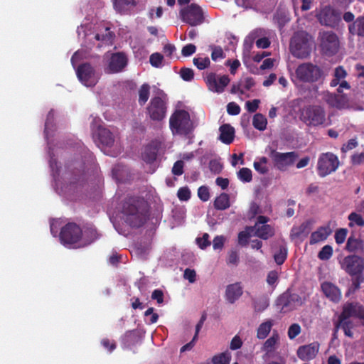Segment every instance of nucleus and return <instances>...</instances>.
Listing matches in <instances>:
<instances>
[{
  "mask_svg": "<svg viewBox=\"0 0 364 364\" xmlns=\"http://www.w3.org/2000/svg\"><path fill=\"white\" fill-rule=\"evenodd\" d=\"M134 6H135L134 0H114V8L120 14H125Z\"/></svg>",
  "mask_w": 364,
  "mask_h": 364,
  "instance_id": "obj_37",
  "label": "nucleus"
},
{
  "mask_svg": "<svg viewBox=\"0 0 364 364\" xmlns=\"http://www.w3.org/2000/svg\"><path fill=\"white\" fill-rule=\"evenodd\" d=\"M332 230L328 226L319 227L316 231L313 232L310 237V245H314L324 241L331 234Z\"/></svg>",
  "mask_w": 364,
  "mask_h": 364,
  "instance_id": "obj_28",
  "label": "nucleus"
},
{
  "mask_svg": "<svg viewBox=\"0 0 364 364\" xmlns=\"http://www.w3.org/2000/svg\"><path fill=\"white\" fill-rule=\"evenodd\" d=\"M358 141L356 139H351L348 140V141L346 144H344L341 147V151L343 153H346L350 150H352L357 147L358 146Z\"/></svg>",
  "mask_w": 364,
  "mask_h": 364,
  "instance_id": "obj_63",
  "label": "nucleus"
},
{
  "mask_svg": "<svg viewBox=\"0 0 364 364\" xmlns=\"http://www.w3.org/2000/svg\"><path fill=\"white\" fill-rule=\"evenodd\" d=\"M54 117H55L54 110L51 109L48 113L46 120L45 122L44 132H45L46 136H48L49 130L51 129V128L53 127Z\"/></svg>",
  "mask_w": 364,
  "mask_h": 364,
  "instance_id": "obj_49",
  "label": "nucleus"
},
{
  "mask_svg": "<svg viewBox=\"0 0 364 364\" xmlns=\"http://www.w3.org/2000/svg\"><path fill=\"white\" fill-rule=\"evenodd\" d=\"M193 64L199 70H204L210 66V59L206 58H193Z\"/></svg>",
  "mask_w": 364,
  "mask_h": 364,
  "instance_id": "obj_48",
  "label": "nucleus"
},
{
  "mask_svg": "<svg viewBox=\"0 0 364 364\" xmlns=\"http://www.w3.org/2000/svg\"><path fill=\"white\" fill-rule=\"evenodd\" d=\"M84 165L77 161H69L65 165L63 179L70 186L80 183L83 179Z\"/></svg>",
  "mask_w": 364,
  "mask_h": 364,
  "instance_id": "obj_13",
  "label": "nucleus"
},
{
  "mask_svg": "<svg viewBox=\"0 0 364 364\" xmlns=\"http://www.w3.org/2000/svg\"><path fill=\"white\" fill-rule=\"evenodd\" d=\"M150 95V86L149 85L144 83L139 90V104L141 106L144 105L149 100Z\"/></svg>",
  "mask_w": 364,
  "mask_h": 364,
  "instance_id": "obj_40",
  "label": "nucleus"
},
{
  "mask_svg": "<svg viewBox=\"0 0 364 364\" xmlns=\"http://www.w3.org/2000/svg\"><path fill=\"white\" fill-rule=\"evenodd\" d=\"M242 287L240 282L229 284L225 290L226 300L230 304H234L242 295Z\"/></svg>",
  "mask_w": 364,
  "mask_h": 364,
  "instance_id": "obj_25",
  "label": "nucleus"
},
{
  "mask_svg": "<svg viewBox=\"0 0 364 364\" xmlns=\"http://www.w3.org/2000/svg\"><path fill=\"white\" fill-rule=\"evenodd\" d=\"M321 289L323 294L330 301L338 302L341 299V292L339 288L330 282H324L321 284Z\"/></svg>",
  "mask_w": 364,
  "mask_h": 364,
  "instance_id": "obj_23",
  "label": "nucleus"
},
{
  "mask_svg": "<svg viewBox=\"0 0 364 364\" xmlns=\"http://www.w3.org/2000/svg\"><path fill=\"white\" fill-rule=\"evenodd\" d=\"M301 328L299 324L293 323L289 327L287 332L288 337L289 339L293 340L301 333Z\"/></svg>",
  "mask_w": 364,
  "mask_h": 364,
  "instance_id": "obj_50",
  "label": "nucleus"
},
{
  "mask_svg": "<svg viewBox=\"0 0 364 364\" xmlns=\"http://www.w3.org/2000/svg\"><path fill=\"white\" fill-rule=\"evenodd\" d=\"M82 237L80 247H84L93 242L97 238V232L92 225H85L82 228Z\"/></svg>",
  "mask_w": 364,
  "mask_h": 364,
  "instance_id": "obj_26",
  "label": "nucleus"
},
{
  "mask_svg": "<svg viewBox=\"0 0 364 364\" xmlns=\"http://www.w3.org/2000/svg\"><path fill=\"white\" fill-rule=\"evenodd\" d=\"M101 119L98 117H94L91 123V129L92 132V137L96 141L98 140L99 143L105 147H111L114 145L115 136L114 134L107 128L98 124Z\"/></svg>",
  "mask_w": 364,
  "mask_h": 364,
  "instance_id": "obj_7",
  "label": "nucleus"
},
{
  "mask_svg": "<svg viewBox=\"0 0 364 364\" xmlns=\"http://www.w3.org/2000/svg\"><path fill=\"white\" fill-rule=\"evenodd\" d=\"M345 249L348 252L353 253V255H364V242L360 238L355 237L352 235L348 238Z\"/></svg>",
  "mask_w": 364,
  "mask_h": 364,
  "instance_id": "obj_24",
  "label": "nucleus"
},
{
  "mask_svg": "<svg viewBox=\"0 0 364 364\" xmlns=\"http://www.w3.org/2000/svg\"><path fill=\"white\" fill-rule=\"evenodd\" d=\"M225 58V54L221 47H213L211 53V58L213 61H218Z\"/></svg>",
  "mask_w": 364,
  "mask_h": 364,
  "instance_id": "obj_55",
  "label": "nucleus"
},
{
  "mask_svg": "<svg viewBox=\"0 0 364 364\" xmlns=\"http://www.w3.org/2000/svg\"><path fill=\"white\" fill-rule=\"evenodd\" d=\"M122 213L131 227H141L146 220V203L140 198H129L123 203Z\"/></svg>",
  "mask_w": 364,
  "mask_h": 364,
  "instance_id": "obj_1",
  "label": "nucleus"
},
{
  "mask_svg": "<svg viewBox=\"0 0 364 364\" xmlns=\"http://www.w3.org/2000/svg\"><path fill=\"white\" fill-rule=\"evenodd\" d=\"M316 18L321 25L335 28L341 21V13L330 6H326L319 11Z\"/></svg>",
  "mask_w": 364,
  "mask_h": 364,
  "instance_id": "obj_15",
  "label": "nucleus"
},
{
  "mask_svg": "<svg viewBox=\"0 0 364 364\" xmlns=\"http://www.w3.org/2000/svg\"><path fill=\"white\" fill-rule=\"evenodd\" d=\"M231 354L229 351H225L214 355L212 358L213 364H230Z\"/></svg>",
  "mask_w": 364,
  "mask_h": 364,
  "instance_id": "obj_41",
  "label": "nucleus"
},
{
  "mask_svg": "<svg viewBox=\"0 0 364 364\" xmlns=\"http://www.w3.org/2000/svg\"><path fill=\"white\" fill-rule=\"evenodd\" d=\"M219 139L225 144H230L235 137V129L229 124H224L219 128Z\"/></svg>",
  "mask_w": 364,
  "mask_h": 364,
  "instance_id": "obj_29",
  "label": "nucleus"
},
{
  "mask_svg": "<svg viewBox=\"0 0 364 364\" xmlns=\"http://www.w3.org/2000/svg\"><path fill=\"white\" fill-rule=\"evenodd\" d=\"M237 177L241 181L249 183L252 179V171L248 168H242L237 172Z\"/></svg>",
  "mask_w": 364,
  "mask_h": 364,
  "instance_id": "obj_45",
  "label": "nucleus"
},
{
  "mask_svg": "<svg viewBox=\"0 0 364 364\" xmlns=\"http://www.w3.org/2000/svg\"><path fill=\"white\" fill-rule=\"evenodd\" d=\"M320 46H338L339 39L333 31H321L318 34Z\"/></svg>",
  "mask_w": 364,
  "mask_h": 364,
  "instance_id": "obj_30",
  "label": "nucleus"
},
{
  "mask_svg": "<svg viewBox=\"0 0 364 364\" xmlns=\"http://www.w3.org/2000/svg\"><path fill=\"white\" fill-rule=\"evenodd\" d=\"M312 41L313 38L310 34L304 31H298L292 36L289 46H310Z\"/></svg>",
  "mask_w": 364,
  "mask_h": 364,
  "instance_id": "obj_27",
  "label": "nucleus"
},
{
  "mask_svg": "<svg viewBox=\"0 0 364 364\" xmlns=\"http://www.w3.org/2000/svg\"><path fill=\"white\" fill-rule=\"evenodd\" d=\"M250 230L246 228L245 231H242L238 234V242L242 246H245L248 243V239L250 237Z\"/></svg>",
  "mask_w": 364,
  "mask_h": 364,
  "instance_id": "obj_57",
  "label": "nucleus"
},
{
  "mask_svg": "<svg viewBox=\"0 0 364 364\" xmlns=\"http://www.w3.org/2000/svg\"><path fill=\"white\" fill-rule=\"evenodd\" d=\"M279 336L277 331H274L272 336L264 343L262 350L267 353H272L274 350L276 345L279 343Z\"/></svg>",
  "mask_w": 364,
  "mask_h": 364,
  "instance_id": "obj_35",
  "label": "nucleus"
},
{
  "mask_svg": "<svg viewBox=\"0 0 364 364\" xmlns=\"http://www.w3.org/2000/svg\"><path fill=\"white\" fill-rule=\"evenodd\" d=\"M338 166L339 160L336 155L331 152L323 153L318 160V174L323 178L336 171Z\"/></svg>",
  "mask_w": 364,
  "mask_h": 364,
  "instance_id": "obj_11",
  "label": "nucleus"
},
{
  "mask_svg": "<svg viewBox=\"0 0 364 364\" xmlns=\"http://www.w3.org/2000/svg\"><path fill=\"white\" fill-rule=\"evenodd\" d=\"M240 110V107L234 102H229L227 105V112L230 115H237Z\"/></svg>",
  "mask_w": 364,
  "mask_h": 364,
  "instance_id": "obj_59",
  "label": "nucleus"
},
{
  "mask_svg": "<svg viewBox=\"0 0 364 364\" xmlns=\"http://www.w3.org/2000/svg\"><path fill=\"white\" fill-rule=\"evenodd\" d=\"M273 326L274 321L271 319H268L260 323L257 329V338L259 340H264L266 338L270 333Z\"/></svg>",
  "mask_w": 364,
  "mask_h": 364,
  "instance_id": "obj_32",
  "label": "nucleus"
},
{
  "mask_svg": "<svg viewBox=\"0 0 364 364\" xmlns=\"http://www.w3.org/2000/svg\"><path fill=\"white\" fill-rule=\"evenodd\" d=\"M353 277L352 279V286L354 289V290H357L360 289V284L364 282V277L363 274H355L354 276H351Z\"/></svg>",
  "mask_w": 364,
  "mask_h": 364,
  "instance_id": "obj_64",
  "label": "nucleus"
},
{
  "mask_svg": "<svg viewBox=\"0 0 364 364\" xmlns=\"http://www.w3.org/2000/svg\"><path fill=\"white\" fill-rule=\"evenodd\" d=\"M82 237V230L75 223H68L62 228L60 239L63 244L80 247V243Z\"/></svg>",
  "mask_w": 364,
  "mask_h": 364,
  "instance_id": "obj_6",
  "label": "nucleus"
},
{
  "mask_svg": "<svg viewBox=\"0 0 364 364\" xmlns=\"http://www.w3.org/2000/svg\"><path fill=\"white\" fill-rule=\"evenodd\" d=\"M270 46L269 31L264 28H255L245 38L243 46Z\"/></svg>",
  "mask_w": 364,
  "mask_h": 364,
  "instance_id": "obj_21",
  "label": "nucleus"
},
{
  "mask_svg": "<svg viewBox=\"0 0 364 364\" xmlns=\"http://www.w3.org/2000/svg\"><path fill=\"white\" fill-rule=\"evenodd\" d=\"M191 196V191L188 187H181L178 190L177 196L181 201H187Z\"/></svg>",
  "mask_w": 364,
  "mask_h": 364,
  "instance_id": "obj_53",
  "label": "nucleus"
},
{
  "mask_svg": "<svg viewBox=\"0 0 364 364\" xmlns=\"http://www.w3.org/2000/svg\"><path fill=\"white\" fill-rule=\"evenodd\" d=\"M180 76L184 81H191L194 77V72L191 68H182L180 70Z\"/></svg>",
  "mask_w": 364,
  "mask_h": 364,
  "instance_id": "obj_52",
  "label": "nucleus"
},
{
  "mask_svg": "<svg viewBox=\"0 0 364 364\" xmlns=\"http://www.w3.org/2000/svg\"><path fill=\"white\" fill-rule=\"evenodd\" d=\"M302 304V299L299 294L289 292L281 294L276 301V306L282 313L291 311Z\"/></svg>",
  "mask_w": 364,
  "mask_h": 364,
  "instance_id": "obj_12",
  "label": "nucleus"
},
{
  "mask_svg": "<svg viewBox=\"0 0 364 364\" xmlns=\"http://www.w3.org/2000/svg\"><path fill=\"white\" fill-rule=\"evenodd\" d=\"M167 103V95L163 91L154 96L146 107V112L150 119L153 121L163 120L166 115Z\"/></svg>",
  "mask_w": 364,
  "mask_h": 364,
  "instance_id": "obj_5",
  "label": "nucleus"
},
{
  "mask_svg": "<svg viewBox=\"0 0 364 364\" xmlns=\"http://www.w3.org/2000/svg\"><path fill=\"white\" fill-rule=\"evenodd\" d=\"M287 257V248L285 246H280L279 250L274 255L275 262L278 265L282 264Z\"/></svg>",
  "mask_w": 364,
  "mask_h": 364,
  "instance_id": "obj_43",
  "label": "nucleus"
},
{
  "mask_svg": "<svg viewBox=\"0 0 364 364\" xmlns=\"http://www.w3.org/2000/svg\"><path fill=\"white\" fill-rule=\"evenodd\" d=\"M348 230L346 228H340L335 232V240L338 245L343 244L347 237Z\"/></svg>",
  "mask_w": 364,
  "mask_h": 364,
  "instance_id": "obj_51",
  "label": "nucleus"
},
{
  "mask_svg": "<svg viewBox=\"0 0 364 364\" xmlns=\"http://www.w3.org/2000/svg\"><path fill=\"white\" fill-rule=\"evenodd\" d=\"M300 117L306 125L316 127L324 123L326 113L321 106L309 105L302 109Z\"/></svg>",
  "mask_w": 364,
  "mask_h": 364,
  "instance_id": "obj_9",
  "label": "nucleus"
},
{
  "mask_svg": "<svg viewBox=\"0 0 364 364\" xmlns=\"http://www.w3.org/2000/svg\"><path fill=\"white\" fill-rule=\"evenodd\" d=\"M349 31L353 35L364 36V16L358 18L349 26Z\"/></svg>",
  "mask_w": 364,
  "mask_h": 364,
  "instance_id": "obj_36",
  "label": "nucleus"
},
{
  "mask_svg": "<svg viewBox=\"0 0 364 364\" xmlns=\"http://www.w3.org/2000/svg\"><path fill=\"white\" fill-rule=\"evenodd\" d=\"M310 232V223L309 221L304 222L299 226H294L290 232L291 240L301 237H306Z\"/></svg>",
  "mask_w": 364,
  "mask_h": 364,
  "instance_id": "obj_31",
  "label": "nucleus"
},
{
  "mask_svg": "<svg viewBox=\"0 0 364 364\" xmlns=\"http://www.w3.org/2000/svg\"><path fill=\"white\" fill-rule=\"evenodd\" d=\"M184 162L181 160L176 161L172 168V173L175 176H181L183 173Z\"/></svg>",
  "mask_w": 364,
  "mask_h": 364,
  "instance_id": "obj_58",
  "label": "nucleus"
},
{
  "mask_svg": "<svg viewBox=\"0 0 364 364\" xmlns=\"http://www.w3.org/2000/svg\"><path fill=\"white\" fill-rule=\"evenodd\" d=\"M76 74L79 80L87 87L95 86L99 80L95 68L88 63L79 65Z\"/></svg>",
  "mask_w": 364,
  "mask_h": 364,
  "instance_id": "obj_17",
  "label": "nucleus"
},
{
  "mask_svg": "<svg viewBox=\"0 0 364 364\" xmlns=\"http://www.w3.org/2000/svg\"><path fill=\"white\" fill-rule=\"evenodd\" d=\"M267 118L263 114L257 113L254 115L252 119V125L255 129L259 131H264L267 128Z\"/></svg>",
  "mask_w": 364,
  "mask_h": 364,
  "instance_id": "obj_39",
  "label": "nucleus"
},
{
  "mask_svg": "<svg viewBox=\"0 0 364 364\" xmlns=\"http://www.w3.org/2000/svg\"><path fill=\"white\" fill-rule=\"evenodd\" d=\"M320 348L318 342L299 346L296 354L299 359L304 361L311 360L317 355Z\"/></svg>",
  "mask_w": 364,
  "mask_h": 364,
  "instance_id": "obj_22",
  "label": "nucleus"
},
{
  "mask_svg": "<svg viewBox=\"0 0 364 364\" xmlns=\"http://www.w3.org/2000/svg\"><path fill=\"white\" fill-rule=\"evenodd\" d=\"M348 219L349 220V227H353L354 225L364 227V218L361 215L355 212H353L349 214Z\"/></svg>",
  "mask_w": 364,
  "mask_h": 364,
  "instance_id": "obj_42",
  "label": "nucleus"
},
{
  "mask_svg": "<svg viewBox=\"0 0 364 364\" xmlns=\"http://www.w3.org/2000/svg\"><path fill=\"white\" fill-rule=\"evenodd\" d=\"M291 53L296 58H306L310 55L311 47H289Z\"/></svg>",
  "mask_w": 364,
  "mask_h": 364,
  "instance_id": "obj_38",
  "label": "nucleus"
},
{
  "mask_svg": "<svg viewBox=\"0 0 364 364\" xmlns=\"http://www.w3.org/2000/svg\"><path fill=\"white\" fill-rule=\"evenodd\" d=\"M295 74L302 82L313 83L321 78L323 71L318 66L307 63L299 65L295 70Z\"/></svg>",
  "mask_w": 364,
  "mask_h": 364,
  "instance_id": "obj_8",
  "label": "nucleus"
},
{
  "mask_svg": "<svg viewBox=\"0 0 364 364\" xmlns=\"http://www.w3.org/2000/svg\"><path fill=\"white\" fill-rule=\"evenodd\" d=\"M239 262V255L237 250H231L228 253L227 263L228 264L237 265Z\"/></svg>",
  "mask_w": 364,
  "mask_h": 364,
  "instance_id": "obj_61",
  "label": "nucleus"
},
{
  "mask_svg": "<svg viewBox=\"0 0 364 364\" xmlns=\"http://www.w3.org/2000/svg\"><path fill=\"white\" fill-rule=\"evenodd\" d=\"M92 23H87L82 24L77 27V32L79 38L85 40V43H87L95 38L97 41H100L105 45H112L115 39V33L112 30L111 27L107 23H101L97 26V31L95 34L92 33Z\"/></svg>",
  "mask_w": 364,
  "mask_h": 364,
  "instance_id": "obj_2",
  "label": "nucleus"
},
{
  "mask_svg": "<svg viewBox=\"0 0 364 364\" xmlns=\"http://www.w3.org/2000/svg\"><path fill=\"white\" fill-rule=\"evenodd\" d=\"M169 127L173 134L188 135L192 131L189 113L183 109L176 110L169 119Z\"/></svg>",
  "mask_w": 364,
  "mask_h": 364,
  "instance_id": "obj_4",
  "label": "nucleus"
},
{
  "mask_svg": "<svg viewBox=\"0 0 364 364\" xmlns=\"http://www.w3.org/2000/svg\"><path fill=\"white\" fill-rule=\"evenodd\" d=\"M205 80L209 90L217 93L224 92L225 87L230 81L228 75H218L214 73H208Z\"/></svg>",
  "mask_w": 364,
  "mask_h": 364,
  "instance_id": "obj_19",
  "label": "nucleus"
},
{
  "mask_svg": "<svg viewBox=\"0 0 364 364\" xmlns=\"http://www.w3.org/2000/svg\"><path fill=\"white\" fill-rule=\"evenodd\" d=\"M341 268L348 275L362 274L364 272V257L358 255H350L339 260Z\"/></svg>",
  "mask_w": 364,
  "mask_h": 364,
  "instance_id": "obj_10",
  "label": "nucleus"
},
{
  "mask_svg": "<svg viewBox=\"0 0 364 364\" xmlns=\"http://www.w3.org/2000/svg\"><path fill=\"white\" fill-rule=\"evenodd\" d=\"M214 208L218 210H225L230 208V196L228 193H222L215 198L213 203Z\"/></svg>",
  "mask_w": 364,
  "mask_h": 364,
  "instance_id": "obj_34",
  "label": "nucleus"
},
{
  "mask_svg": "<svg viewBox=\"0 0 364 364\" xmlns=\"http://www.w3.org/2000/svg\"><path fill=\"white\" fill-rule=\"evenodd\" d=\"M182 20L192 26L200 25L204 21L203 11L196 4H191L181 10Z\"/></svg>",
  "mask_w": 364,
  "mask_h": 364,
  "instance_id": "obj_14",
  "label": "nucleus"
},
{
  "mask_svg": "<svg viewBox=\"0 0 364 364\" xmlns=\"http://www.w3.org/2000/svg\"><path fill=\"white\" fill-rule=\"evenodd\" d=\"M267 161L268 160L266 157H261L258 161L254 162L253 166L255 169L259 173H267L268 171V168L266 166Z\"/></svg>",
  "mask_w": 364,
  "mask_h": 364,
  "instance_id": "obj_44",
  "label": "nucleus"
},
{
  "mask_svg": "<svg viewBox=\"0 0 364 364\" xmlns=\"http://www.w3.org/2000/svg\"><path fill=\"white\" fill-rule=\"evenodd\" d=\"M128 59L123 53H112L108 60L105 72L107 74H114L122 72L127 66Z\"/></svg>",
  "mask_w": 364,
  "mask_h": 364,
  "instance_id": "obj_20",
  "label": "nucleus"
},
{
  "mask_svg": "<svg viewBox=\"0 0 364 364\" xmlns=\"http://www.w3.org/2000/svg\"><path fill=\"white\" fill-rule=\"evenodd\" d=\"M137 339V334L136 331H127L124 335V343L129 346L132 343L136 341Z\"/></svg>",
  "mask_w": 364,
  "mask_h": 364,
  "instance_id": "obj_60",
  "label": "nucleus"
},
{
  "mask_svg": "<svg viewBox=\"0 0 364 364\" xmlns=\"http://www.w3.org/2000/svg\"><path fill=\"white\" fill-rule=\"evenodd\" d=\"M333 248L331 245H326L323 246L318 254V257L321 260H328L333 255Z\"/></svg>",
  "mask_w": 364,
  "mask_h": 364,
  "instance_id": "obj_46",
  "label": "nucleus"
},
{
  "mask_svg": "<svg viewBox=\"0 0 364 364\" xmlns=\"http://www.w3.org/2000/svg\"><path fill=\"white\" fill-rule=\"evenodd\" d=\"M350 317L358 318L360 320L362 325L364 326V306L358 304L348 303L344 305L343 311L338 318V325L344 331V334L353 338V333L351 329L353 328V323L349 320Z\"/></svg>",
  "mask_w": 364,
  "mask_h": 364,
  "instance_id": "obj_3",
  "label": "nucleus"
},
{
  "mask_svg": "<svg viewBox=\"0 0 364 364\" xmlns=\"http://www.w3.org/2000/svg\"><path fill=\"white\" fill-rule=\"evenodd\" d=\"M158 154V149L154 144H148L142 153V159L147 164L153 163L156 159Z\"/></svg>",
  "mask_w": 364,
  "mask_h": 364,
  "instance_id": "obj_33",
  "label": "nucleus"
},
{
  "mask_svg": "<svg viewBox=\"0 0 364 364\" xmlns=\"http://www.w3.org/2000/svg\"><path fill=\"white\" fill-rule=\"evenodd\" d=\"M164 55L159 53H154L150 55L149 62L153 67L160 68L162 65Z\"/></svg>",
  "mask_w": 364,
  "mask_h": 364,
  "instance_id": "obj_47",
  "label": "nucleus"
},
{
  "mask_svg": "<svg viewBox=\"0 0 364 364\" xmlns=\"http://www.w3.org/2000/svg\"><path fill=\"white\" fill-rule=\"evenodd\" d=\"M269 156L277 169L284 171L288 166L294 164L299 157V154L296 151L280 153L275 150H272L269 153Z\"/></svg>",
  "mask_w": 364,
  "mask_h": 364,
  "instance_id": "obj_18",
  "label": "nucleus"
},
{
  "mask_svg": "<svg viewBox=\"0 0 364 364\" xmlns=\"http://www.w3.org/2000/svg\"><path fill=\"white\" fill-rule=\"evenodd\" d=\"M198 196L202 201H208L210 199V192L208 187L202 186L198 189Z\"/></svg>",
  "mask_w": 364,
  "mask_h": 364,
  "instance_id": "obj_56",
  "label": "nucleus"
},
{
  "mask_svg": "<svg viewBox=\"0 0 364 364\" xmlns=\"http://www.w3.org/2000/svg\"><path fill=\"white\" fill-rule=\"evenodd\" d=\"M209 238V235L208 233H204L201 237L196 238V243L200 249L205 250L211 244Z\"/></svg>",
  "mask_w": 364,
  "mask_h": 364,
  "instance_id": "obj_54",
  "label": "nucleus"
},
{
  "mask_svg": "<svg viewBox=\"0 0 364 364\" xmlns=\"http://www.w3.org/2000/svg\"><path fill=\"white\" fill-rule=\"evenodd\" d=\"M269 218L264 215H259L254 226L247 227V229L251 232L255 231L254 236L258 237L262 240H268L274 235V228L270 225L266 224Z\"/></svg>",
  "mask_w": 364,
  "mask_h": 364,
  "instance_id": "obj_16",
  "label": "nucleus"
},
{
  "mask_svg": "<svg viewBox=\"0 0 364 364\" xmlns=\"http://www.w3.org/2000/svg\"><path fill=\"white\" fill-rule=\"evenodd\" d=\"M259 103L260 100L255 99L252 101H247L245 103V107L249 112L253 113L255 112L258 109Z\"/></svg>",
  "mask_w": 364,
  "mask_h": 364,
  "instance_id": "obj_62",
  "label": "nucleus"
}]
</instances>
